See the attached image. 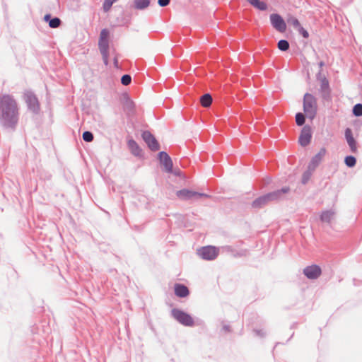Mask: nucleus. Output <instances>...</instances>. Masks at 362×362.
<instances>
[{
  "mask_svg": "<svg viewBox=\"0 0 362 362\" xmlns=\"http://www.w3.org/2000/svg\"><path fill=\"white\" fill-rule=\"evenodd\" d=\"M218 249L214 246H205L198 250L197 253L202 259L213 260L218 255Z\"/></svg>",
  "mask_w": 362,
  "mask_h": 362,
  "instance_id": "obj_6",
  "label": "nucleus"
},
{
  "mask_svg": "<svg viewBox=\"0 0 362 362\" xmlns=\"http://www.w3.org/2000/svg\"><path fill=\"white\" fill-rule=\"evenodd\" d=\"M344 162L348 167L351 168L356 165V160L354 156H349L345 158Z\"/></svg>",
  "mask_w": 362,
  "mask_h": 362,
  "instance_id": "obj_24",
  "label": "nucleus"
},
{
  "mask_svg": "<svg viewBox=\"0 0 362 362\" xmlns=\"http://www.w3.org/2000/svg\"><path fill=\"white\" fill-rule=\"evenodd\" d=\"M303 274L308 279H316L321 275L322 270L319 266L313 264L304 268Z\"/></svg>",
  "mask_w": 362,
  "mask_h": 362,
  "instance_id": "obj_11",
  "label": "nucleus"
},
{
  "mask_svg": "<svg viewBox=\"0 0 362 362\" xmlns=\"http://www.w3.org/2000/svg\"><path fill=\"white\" fill-rule=\"evenodd\" d=\"M177 197L182 200L187 201L193 199H199L202 197H209V195L204 193H199L187 189H182L176 192Z\"/></svg>",
  "mask_w": 362,
  "mask_h": 362,
  "instance_id": "obj_5",
  "label": "nucleus"
},
{
  "mask_svg": "<svg viewBox=\"0 0 362 362\" xmlns=\"http://www.w3.org/2000/svg\"><path fill=\"white\" fill-rule=\"evenodd\" d=\"M313 170H312V168H311V169H310V168H308V170H307L306 172H305V173H303V182L304 184H305V183H306V182L309 180V179H310V177H311V174H312V172H313Z\"/></svg>",
  "mask_w": 362,
  "mask_h": 362,
  "instance_id": "obj_29",
  "label": "nucleus"
},
{
  "mask_svg": "<svg viewBox=\"0 0 362 362\" xmlns=\"http://www.w3.org/2000/svg\"><path fill=\"white\" fill-rule=\"evenodd\" d=\"M142 138L152 151H158L160 148L159 144L154 136L148 131L142 133Z\"/></svg>",
  "mask_w": 362,
  "mask_h": 362,
  "instance_id": "obj_10",
  "label": "nucleus"
},
{
  "mask_svg": "<svg viewBox=\"0 0 362 362\" xmlns=\"http://www.w3.org/2000/svg\"><path fill=\"white\" fill-rule=\"evenodd\" d=\"M270 21L273 27L278 31L284 33L286 30V24L281 16L279 14H272Z\"/></svg>",
  "mask_w": 362,
  "mask_h": 362,
  "instance_id": "obj_8",
  "label": "nucleus"
},
{
  "mask_svg": "<svg viewBox=\"0 0 362 362\" xmlns=\"http://www.w3.org/2000/svg\"><path fill=\"white\" fill-rule=\"evenodd\" d=\"M25 100L30 110L36 112L39 110V103L35 97L31 93H27L25 94Z\"/></svg>",
  "mask_w": 362,
  "mask_h": 362,
  "instance_id": "obj_13",
  "label": "nucleus"
},
{
  "mask_svg": "<svg viewBox=\"0 0 362 362\" xmlns=\"http://www.w3.org/2000/svg\"><path fill=\"white\" fill-rule=\"evenodd\" d=\"M297 30L298 31V33H300V35H301L304 38H308V37H309V33H308V32L306 30H305V29L302 27V25H301L300 28H298L297 29Z\"/></svg>",
  "mask_w": 362,
  "mask_h": 362,
  "instance_id": "obj_32",
  "label": "nucleus"
},
{
  "mask_svg": "<svg viewBox=\"0 0 362 362\" xmlns=\"http://www.w3.org/2000/svg\"><path fill=\"white\" fill-rule=\"evenodd\" d=\"M288 191V188L282 189L281 192L286 193ZM281 191L269 193L268 194L259 197L252 202L251 206L253 209H260L267 205L269 202L279 198Z\"/></svg>",
  "mask_w": 362,
  "mask_h": 362,
  "instance_id": "obj_3",
  "label": "nucleus"
},
{
  "mask_svg": "<svg viewBox=\"0 0 362 362\" xmlns=\"http://www.w3.org/2000/svg\"><path fill=\"white\" fill-rule=\"evenodd\" d=\"M296 122L298 126L303 125L305 122L304 115L300 112L297 113L296 115Z\"/></svg>",
  "mask_w": 362,
  "mask_h": 362,
  "instance_id": "obj_28",
  "label": "nucleus"
},
{
  "mask_svg": "<svg viewBox=\"0 0 362 362\" xmlns=\"http://www.w3.org/2000/svg\"><path fill=\"white\" fill-rule=\"evenodd\" d=\"M345 137L351 152L356 153L357 152V143L353 136L351 130L349 128H347L345 131Z\"/></svg>",
  "mask_w": 362,
  "mask_h": 362,
  "instance_id": "obj_15",
  "label": "nucleus"
},
{
  "mask_svg": "<svg viewBox=\"0 0 362 362\" xmlns=\"http://www.w3.org/2000/svg\"><path fill=\"white\" fill-rule=\"evenodd\" d=\"M131 81H132V78L128 74H126V75H124L122 76V78H121V83L124 85V86H127L129 84H130L131 83Z\"/></svg>",
  "mask_w": 362,
  "mask_h": 362,
  "instance_id": "obj_31",
  "label": "nucleus"
},
{
  "mask_svg": "<svg viewBox=\"0 0 362 362\" xmlns=\"http://www.w3.org/2000/svg\"><path fill=\"white\" fill-rule=\"evenodd\" d=\"M303 110L308 117L313 119L316 114V99L310 93H305L303 99Z\"/></svg>",
  "mask_w": 362,
  "mask_h": 362,
  "instance_id": "obj_4",
  "label": "nucleus"
},
{
  "mask_svg": "<svg viewBox=\"0 0 362 362\" xmlns=\"http://www.w3.org/2000/svg\"><path fill=\"white\" fill-rule=\"evenodd\" d=\"M319 65L320 67H322L324 66V62H320Z\"/></svg>",
  "mask_w": 362,
  "mask_h": 362,
  "instance_id": "obj_35",
  "label": "nucleus"
},
{
  "mask_svg": "<svg viewBox=\"0 0 362 362\" xmlns=\"http://www.w3.org/2000/svg\"><path fill=\"white\" fill-rule=\"evenodd\" d=\"M128 147L129 148L131 152L136 156H141V149L139 148V145L137 144V143L131 139V140H129L128 141Z\"/></svg>",
  "mask_w": 362,
  "mask_h": 362,
  "instance_id": "obj_17",
  "label": "nucleus"
},
{
  "mask_svg": "<svg viewBox=\"0 0 362 362\" xmlns=\"http://www.w3.org/2000/svg\"><path fill=\"white\" fill-rule=\"evenodd\" d=\"M174 290L175 294L180 298L187 297L189 293L187 287L180 284H175Z\"/></svg>",
  "mask_w": 362,
  "mask_h": 362,
  "instance_id": "obj_16",
  "label": "nucleus"
},
{
  "mask_svg": "<svg viewBox=\"0 0 362 362\" xmlns=\"http://www.w3.org/2000/svg\"><path fill=\"white\" fill-rule=\"evenodd\" d=\"M172 315L175 319L185 326H192L194 321L192 317L186 313L178 309H173Z\"/></svg>",
  "mask_w": 362,
  "mask_h": 362,
  "instance_id": "obj_7",
  "label": "nucleus"
},
{
  "mask_svg": "<svg viewBox=\"0 0 362 362\" xmlns=\"http://www.w3.org/2000/svg\"><path fill=\"white\" fill-rule=\"evenodd\" d=\"M212 103V97L210 94L206 93L200 98V103L204 107H209Z\"/></svg>",
  "mask_w": 362,
  "mask_h": 362,
  "instance_id": "obj_19",
  "label": "nucleus"
},
{
  "mask_svg": "<svg viewBox=\"0 0 362 362\" xmlns=\"http://www.w3.org/2000/svg\"><path fill=\"white\" fill-rule=\"evenodd\" d=\"M0 110L4 125L13 127L18 122V107L16 100L9 95L0 98Z\"/></svg>",
  "mask_w": 362,
  "mask_h": 362,
  "instance_id": "obj_1",
  "label": "nucleus"
},
{
  "mask_svg": "<svg viewBox=\"0 0 362 362\" xmlns=\"http://www.w3.org/2000/svg\"><path fill=\"white\" fill-rule=\"evenodd\" d=\"M61 24V21L58 18H54L49 21V25L52 28H57Z\"/></svg>",
  "mask_w": 362,
  "mask_h": 362,
  "instance_id": "obj_26",
  "label": "nucleus"
},
{
  "mask_svg": "<svg viewBox=\"0 0 362 362\" xmlns=\"http://www.w3.org/2000/svg\"><path fill=\"white\" fill-rule=\"evenodd\" d=\"M278 48L281 51H286L289 48V43L285 40H281L278 42Z\"/></svg>",
  "mask_w": 362,
  "mask_h": 362,
  "instance_id": "obj_23",
  "label": "nucleus"
},
{
  "mask_svg": "<svg viewBox=\"0 0 362 362\" xmlns=\"http://www.w3.org/2000/svg\"><path fill=\"white\" fill-rule=\"evenodd\" d=\"M109 31L107 29H103L100 34L98 46L100 52L103 56V59L105 65L108 64L109 55Z\"/></svg>",
  "mask_w": 362,
  "mask_h": 362,
  "instance_id": "obj_2",
  "label": "nucleus"
},
{
  "mask_svg": "<svg viewBox=\"0 0 362 362\" xmlns=\"http://www.w3.org/2000/svg\"><path fill=\"white\" fill-rule=\"evenodd\" d=\"M150 4L149 0H135L134 6L137 9H144L147 8Z\"/></svg>",
  "mask_w": 362,
  "mask_h": 362,
  "instance_id": "obj_21",
  "label": "nucleus"
},
{
  "mask_svg": "<svg viewBox=\"0 0 362 362\" xmlns=\"http://www.w3.org/2000/svg\"><path fill=\"white\" fill-rule=\"evenodd\" d=\"M321 82V89L323 92H329V81L325 77H322L320 80Z\"/></svg>",
  "mask_w": 362,
  "mask_h": 362,
  "instance_id": "obj_25",
  "label": "nucleus"
},
{
  "mask_svg": "<svg viewBox=\"0 0 362 362\" xmlns=\"http://www.w3.org/2000/svg\"><path fill=\"white\" fill-rule=\"evenodd\" d=\"M158 158L167 173H172L173 162L168 154L164 151L158 153Z\"/></svg>",
  "mask_w": 362,
  "mask_h": 362,
  "instance_id": "obj_12",
  "label": "nucleus"
},
{
  "mask_svg": "<svg viewBox=\"0 0 362 362\" xmlns=\"http://www.w3.org/2000/svg\"><path fill=\"white\" fill-rule=\"evenodd\" d=\"M83 139L85 141L90 142L93 139V135L90 132H85L83 134Z\"/></svg>",
  "mask_w": 362,
  "mask_h": 362,
  "instance_id": "obj_30",
  "label": "nucleus"
},
{
  "mask_svg": "<svg viewBox=\"0 0 362 362\" xmlns=\"http://www.w3.org/2000/svg\"><path fill=\"white\" fill-rule=\"evenodd\" d=\"M327 153V151L325 148H322L319 152L313 158L310 165L309 168L313 170H315V168L319 165V163L321 162L324 156H325Z\"/></svg>",
  "mask_w": 362,
  "mask_h": 362,
  "instance_id": "obj_14",
  "label": "nucleus"
},
{
  "mask_svg": "<svg viewBox=\"0 0 362 362\" xmlns=\"http://www.w3.org/2000/svg\"><path fill=\"white\" fill-rule=\"evenodd\" d=\"M115 66L117 65V59H115Z\"/></svg>",
  "mask_w": 362,
  "mask_h": 362,
  "instance_id": "obj_36",
  "label": "nucleus"
},
{
  "mask_svg": "<svg viewBox=\"0 0 362 362\" xmlns=\"http://www.w3.org/2000/svg\"><path fill=\"white\" fill-rule=\"evenodd\" d=\"M311 138V128L310 127L306 125L301 130L300 134L298 138V143L302 146H306L310 143Z\"/></svg>",
  "mask_w": 362,
  "mask_h": 362,
  "instance_id": "obj_9",
  "label": "nucleus"
},
{
  "mask_svg": "<svg viewBox=\"0 0 362 362\" xmlns=\"http://www.w3.org/2000/svg\"><path fill=\"white\" fill-rule=\"evenodd\" d=\"M169 3L170 0H158V4L162 7L168 5Z\"/></svg>",
  "mask_w": 362,
  "mask_h": 362,
  "instance_id": "obj_33",
  "label": "nucleus"
},
{
  "mask_svg": "<svg viewBox=\"0 0 362 362\" xmlns=\"http://www.w3.org/2000/svg\"><path fill=\"white\" fill-rule=\"evenodd\" d=\"M287 21L288 24L294 27L296 30L301 26L299 21L293 16H289L287 19Z\"/></svg>",
  "mask_w": 362,
  "mask_h": 362,
  "instance_id": "obj_22",
  "label": "nucleus"
},
{
  "mask_svg": "<svg viewBox=\"0 0 362 362\" xmlns=\"http://www.w3.org/2000/svg\"><path fill=\"white\" fill-rule=\"evenodd\" d=\"M353 113L355 116L362 115V104H356L353 108Z\"/></svg>",
  "mask_w": 362,
  "mask_h": 362,
  "instance_id": "obj_27",
  "label": "nucleus"
},
{
  "mask_svg": "<svg viewBox=\"0 0 362 362\" xmlns=\"http://www.w3.org/2000/svg\"><path fill=\"white\" fill-rule=\"evenodd\" d=\"M49 19H50V15L47 14V15H45V17H44V20H45V21H50Z\"/></svg>",
  "mask_w": 362,
  "mask_h": 362,
  "instance_id": "obj_34",
  "label": "nucleus"
},
{
  "mask_svg": "<svg viewBox=\"0 0 362 362\" xmlns=\"http://www.w3.org/2000/svg\"><path fill=\"white\" fill-rule=\"evenodd\" d=\"M335 213L333 211H325L320 215V220L322 222L329 223L334 218Z\"/></svg>",
  "mask_w": 362,
  "mask_h": 362,
  "instance_id": "obj_18",
  "label": "nucleus"
},
{
  "mask_svg": "<svg viewBox=\"0 0 362 362\" xmlns=\"http://www.w3.org/2000/svg\"><path fill=\"white\" fill-rule=\"evenodd\" d=\"M247 1L259 10L264 11L267 9V4L263 1L259 0H247Z\"/></svg>",
  "mask_w": 362,
  "mask_h": 362,
  "instance_id": "obj_20",
  "label": "nucleus"
}]
</instances>
